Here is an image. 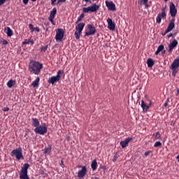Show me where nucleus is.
<instances>
[{
    "mask_svg": "<svg viewBox=\"0 0 179 179\" xmlns=\"http://www.w3.org/2000/svg\"><path fill=\"white\" fill-rule=\"evenodd\" d=\"M40 82V78L37 77L34 81L32 82L31 86L32 87H37L38 86V83Z\"/></svg>",
    "mask_w": 179,
    "mask_h": 179,
    "instance_id": "4be33fe9",
    "label": "nucleus"
},
{
    "mask_svg": "<svg viewBox=\"0 0 179 179\" xmlns=\"http://www.w3.org/2000/svg\"><path fill=\"white\" fill-rule=\"evenodd\" d=\"M164 1H165V2H167L168 0H164Z\"/></svg>",
    "mask_w": 179,
    "mask_h": 179,
    "instance_id": "6e6d98bb",
    "label": "nucleus"
},
{
    "mask_svg": "<svg viewBox=\"0 0 179 179\" xmlns=\"http://www.w3.org/2000/svg\"><path fill=\"white\" fill-rule=\"evenodd\" d=\"M84 17H85V14L83 13L80 14V15L78 17L76 23H78L79 22H80V20H82Z\"/></svg>",
    "mask_w": 179,
    "mask_h": 179,
    "instance_id": "2f4dec72",
    "label": "nucleus"
},
{
    "mask_svg": "<svg viewBox=\"0 0 179 179\" xmlns=\"http://www.w3.org/2000/svg\"><path fill=\"white\" fill-rule=\"evenodd\" d=\"M60 166H64V161L63 160L61 161Z\"/></svg>",
    "mask_w": 179,
    "mask_h": 179,
    "instance_id": "8fccbe9b",
    "label": "nucleus"
},
{
    "mask_svg": "<svg viewBox=\"0 0 179 179\" xmlns=\"http://www.w3.org/2000/svg\"><path fill=\"white\" fill-rule=\"evenodd\" d=\"M15 83H16L15 80H10L8 83H7V86L8 87L10 88L13 86H15Z\"/></svg>",
    "mask_w": 179,
    "mask_h": 179,
    "instance_id": "c85d7f7f",
    "label": "nucleus"
},
{
    "mask_svg": "<svg viewBox=\"0 0 179 179\" xmlns=\"http://www.w3.org/2000/svg\"><path fill=\"white\" fill-rule=\"evenodd\" d=\"M159 52H162V54H166V50H164V46L161 45L158 47L157 51L155 52V55H157Z\"/></svg>",
    "mask_w": 179,
    "mask_h": 179,
    "instance_id": "6ab92c4d",
    "label": "nucleus"
},
{
    "mask_svg": "<svg viewBox=\"0 0 179 179\" xmlns=\"http://www.w3.org/2000/svg\"><path fill=\"white\" fill-rule=\"evenodd\" d=\"M84 28H85V23H83V22L78 23L77 24V26L76 27V31H80V33H82Z\"/></svg>",
    "mask_w": 179,
    "mask_h": 179,
    "instance_id": "f3484780",
    "label": "nucleus"
},
{
    "mask_svg": "<svg viewBox=\"0 0 179 179\" xmlns=\"http://www.w3.org/2000/svg\"><path fill=\"white\" fill-rule=\"evenodd\" d=\"M4 31L6 34H7L8 37H12V36H13V31L9 27H6Z\"/></svg>",
    "mask_w": 179,
    "mask_h": 179,
    "instance_id": "aec40b11",
    "label": "nucleus"
},
{
    "mask_svg": "<svg viewBox=\"0 0 179 179\" xmlns=\"http://www.w3.org/2000/svg\"><path fill=\"white\" fill-rule=\"evenodd\" d=\"M106 6L108 8V10H115V4L113 1H105Z\"/></svg>",
    "mask_w": 179,
    "mask_h": 179,
    "instance_id": "4468645a",
    "label": "nucleus"
},
{
    "mask_svg": "<svg viewBox=\"0 0 179 179\" xmlns=\"http://www.w3.org/2000/svg\"><path fill=\"white\" fill-rule=\"evenodd\" d=\"M47 48H48V46H43L41 48V51H46L47 50Z\"/></svg>",
    "mask_w": 179,
    "mask_h": 179,
    "instance_id": "79ce46f5",
    "label": "nucleus"
},
{
    "mask_svg": "<svg viewBox=\"0 0 179 179\" xmlns=\"http://www.w3.org/2000/svg\"><path fill=\"white\" fill-rule=\"evenodd\" d=\"M6 1L8 0H0V6H1V5H3L5 2H6Z\"/></svg>",
    "mask_w": 179,
    "mask_h": 179,
    "instance_id": "a19ab883",
    "label": "nucleus"
},
{
    "mask_svg": "<svg viewBox=\"0 0 179 179\" xmlns=\"http://www.w3.org/2000/svg\"><path fill=\"white\" fill-rule=\"evenodd\" d=\"M35 134H39V135H45L47 134V126L43 123L41 126H38L34 129Z\"/></svg>",
    "mask_w": 179,
    "mask_h": 179,
    "instance_id": "20e7f679",
    "label": "nucleus"
},
{
    "mask_svg": "<svg viewBox=\"0 0 179 179\" xmlns=\"http://www.w3.org/2000/svg\"><path fill=\"white\" fill-rule=\"evenodd\" d=\"M33 126L37 128V127L40 126V122H38V120L37 118H33L32 119Z\"/></svg>",
    "mask_w": 179,
    "mask_h": 179,
    "instance_id": "b1692460",
    "label": "nucleus"
},
{
    "mask_svg": "<svg viewBox=\"0 0 179 179\" xmlns=\"http://www.w3.org/2000/svg\"><path fill=\"white\" fill-rule=\"evenodd\" d=\"M1 43L3 44V45H6V44H8V41H6V39H3L1 41Z\"/></svg>",
    "mask_w": 179,
    "mask_h": 179,
    "instance_id": "58836bf2",
    "label": "nucleus"
},
{
    "mask_svg": "<svg viewBox=\"0 0 179 179\" xmlns=\"http://www.w3.org/2000/svg\"><path fill=\"white\" fill-rule=\"evenodd\" d=\"M178 44V42L177 40L174 39L171 43L169 45V52H172L173 50L177 47V45Z\"/></svg>",
    "mask_w": 179,
    "mask_h": 179,
    "instance_id": "2eb2a0df",
    "label": "nucleus"
},
{
    "mask_svg": "<svg viewBox=\"0 0 179 179\" xmlns=\"http://www.w3.org/2000/svg\"><path fill=\"white\" fill-rule=\"evenodd\" d=\"M167 106H169V102H165L164 107H167Z\"/></svg>",
    "mask_w": 179,
    "mask_h": 179,
    "instance_id": "09e8293b",
    "label": "nucleus"
},
{
    "mask_svg": "<svg viewBox=\"0 0 179 179\" xmlns=\"http://www.w3.org/2000/svg\"><path fill=\"white\" fill-rule=\"evenodd\" d=\"M44 153H45V155H50V153H51V146L45 148L44 149Z\"/></svg>",
    "mask_w": 179,
    "mask_h": 179,
    "instance_id": "7c9ffc66",
    "label": "nucleus"
},
{
    "mask_svg": "<svg viewBox=\"0 0 179 179\" xmlns=\"http://www.w3.org/2000/svg\"><path fill=\"white\" fill-rule=\"evenodd\" d=\"M62 73V71H59L57 73V76H52L49 78L48 82V83H50L51 85H54L55 83H57V82H59L61 80V74Z\"/></svg>",
    "mask_w": 179,
    "mask_h": 179,
    "instance_id": "39448f33",
    "label": "nucleus"
},
{
    "mask_svg": "<svg viewBox=\"0 0 179 179\" xmlns=\"http://www.w3.org/2000/svg\"><path fill=\"white\" fill-rule=\"evenodd\" d=\"M64 34H65L64 29H57L56 30V36H55L56 41H62V40L64 38Z\"/></svg>",
    "mask_w": 179,
    "mask_h": 179,
    "instance_id": "1a4fd4ad",
    "label": "nucleus"
},
{
    "mask_svg": "<svg viewBox=\"0 0 179 179\" xmlns=\"http://www.w3.org/2000/svg\"><path fill=\"white\" fill-rule=\"evenodd\" d=\"M169 101H170V98H168V99H166V103H169Z\"/></svg>",
    "mask_w": 179,
    "mask_h": 179,
    "instance_id": "3c124183",
    "label": "nucleus"
},
{
    "mask_svg": "<svg viewBox=\"0 0 179 179\" xmlns=\"http://www.w3.org/2000/svg\"><path fill=\"white\" fill-rule=\"evenodd\" d=\"M22 44H31V45H33V44H34V41L31 38L29 39H25L23 42Z\"/></svg>",
    "mask_w": 179,
    "mask_h": 179,
    "instance_id": "5701e85b",
    "label": "nucleus"
},
{
    "mask_svg": "<svg viewBox=\"0 0 179 179\" xmlns=\"http://www.w3.org/2000/svg\"><path fill=\"white\" fill-rule=\"evenodd\" d=\"M96 179H98V178H96Z\"/></svg>",
    "mask_w": 179,
    "mask_h": 179,
    "instance_id": "13d9d810",
    "label": "nucleus"
},
{
    "mask_svg": "<svg viewBox=\"0 0 179 179\" xmlns=\"http://www.w3.org/2000/svg\"><path fill=\"white\" fill-rule=\"evenodd\" d=\"M94 1H96V0H94Z\"/></svg>",
    "mask_w": 179,
    "mask_h": 179,
    "instance_id": "4d7b16f0",
    "label": "nucleus"
},
{
    "mask_svg": "<svg viewBox=\"0 0 179 179\" xmlns=\"http://www.w3.org/2000/svg\"><path fill=\"white\" fill-rule=\"evenodd\" d=\"M55 15H57V8H54L50 11V15L49 17L55 18Z\"/></svg>",
    "mask_w": 179,
    "mask_h": 179,
    "instance_id": "a878e982",
    "label": "nucleus"
},
{
    "mask_svg": "<svg viewBox=\"0 0 179 179\" xmlns=\"http://www.w3.org/2000/svg\"><path fill=\"white\" fill-rule=\"evenodd\" d=\"M99 8L100 7L97 4L94 3L87 8H83V11L84 13H89V12H96V10H99Z\"/></svg>",
    "mask_w": 179,
    "mask_h": 179,
    "instance_id": "0eeeda50",
    "label": "nucleus"
},
{
    "mask_svg": "<svg viewBox=\"0 0 179 179\" xmlns=\"http://www.w3.org/2000/svg\"><path fill=\"white\" fill-rule=\"evenodd\" d=\"M55 2H57V0H51L52 5H54V3H55Z\"/></svg>",
    "mask_w": 179,
    "mask_h": 179,
    "instance_id": "49530a36",
    "label": "nucleus"
},
{
    "mask_svg": "<svg viewBox=\"0 0 179 179\" xmlns=\"http://www.w3.org/2000/svg\"><path fill=\"white\" fill-rule=\"evenodd\" d=\"M147 65H148V68H152V66H153V65H155V62H153V59L150 58L147 60Z\"/></svg>",
    "mask_w": 179,
    "mask_h": 179,
    "instance_id": "393cba45",
    "label": "nucleus"
},
{
    "mask_svg": "<svg viewBox=\"0 0 179 179\" xmlns=\"http://www.w3.org/2000/svg\"><path fill=\"white\" fill-rule=\"evenodd\" d=\"M30 72H33L35 75H38L43 69V64L38 62L31 61L29 65Z\"/></svg>",
    "mask_w": 179,
    "mask_h": 179,
    "instance_id": "f257e3e1",
    "label": "nucleus"
},
{
    "mask_svg": "<svg viewBox=\"0 0 179 179\" xmlns=\"http://www.w3.org/2000/svg\"><path fill=\"white\" fill-rule=\"evenodd\" d=\"M143 5H145V7L146 8H149V4L148 3H143Z\"/></svg>",
    "mask_w": 179,
    "mask_h": 179,
    "instance_id": "a18cd8bd",
    "label": "nucleus"
},
{
    "mask_svg": "<svg viewBox=\"0 0 179 179\" xmlns=\"http://www.w3.org/2000/svg\"><path fill=\"white\" fill-rule=\"evenodd\" d=\"M80 34H82V32H80L79 31H75L74 36L76 40H79V38H80Z\"/></svg>",
    "mask_w": 179,
    "mask_h": 179,
    "instance_id": "c756f323",
    "label": "nucleus"
},
{
    "mask_svg": "<svg viewBox=\"0 0 179 179\" xmlns=\"http://www.w3.org/2000/svg\"><path fill=\"white\" fill-rule=\"evenodd\" d=\"M11 156L13 157H15L17 160H21L22 159H24V157H23V152L22 148H17L13 150L11 152Z\"/></svg>",
    "mask_w": 179,
    "mask_h": 179,
    "instance_id": "7ed1b4c3",
    "label": "nucleus"
},
{
    "mask_svg": "<svg viewBox=\"0 0 179 179\" xmlns=\"http://www.w3.org/2000/svg\"><path fill=\"white\" fill-rule=\"evenodd\" d=\"M162 145V143L160 141H157L155 142L154 146L155 148H159V146H160Z\"/></svg>",
    "mask_w": 179,
    "mask_h": 179,
    "instance_id": "f704fd0d",
    "label": "nucleus"
},
{
    "mask_svg": "<svg viewBox=\"0 0 179 179\" xmlns=\"http://www.w3.org/2000/svg\"><path fill=\"white\" fill-rule=\"evenodd\" d=\"M3 111H9V108L8 107L3 108Z\"/></svg>",
    "mask_w": 179,
    "mask_h": 179,
    "instance_id": "c03bdc74",
    "label": "nucleus"
},
{
    "mask_svg": "<svg viewBox=\"0 0 179 179\" xmlns=\"http://www.w3.org/2000/svg\"><path fill=\"white\" fill-rule=\"evenodd\" d=\"M152 153V151L148 150L147 152H145V156L148 157L150 155V154Z\"/></svg>",
    "mask_w": 179,
    "mask_h": 179,
    "instance_id": "ea45409f",
    "label": "nucleus"
},
{
    "mask_svg": "<svg viewBox=\"0 0 179 179\" xmlns=\"http://www.w3.org/2000/svg\"><path fill=\"white\" fill-rule=\"evenodd\" d=\"M94 34H96V28L92 24H88L85 36H94Z\"/></svg>",
    "mask_w": 179,
    "mask_h": 179,
    "instance_id": "6e6552de",
    "label": "nucleus"
},
{
    "mask_svg": "<svg viewBox=\"0 0 179 179\" xmlns=\"http://www.w3.org/2000/svg\"><path fill=\"white\" fill-rule=\"evenodd\" d=\"M31 1H32V2H36V1H37V0H31Z\"/></svg>",
    "mask_w": 179,
    "mask_h": 179,
    "instance_id": "5fc2aeb1",
    "label": "nucleus"
},
{
    "mask_svg": "<svg viewBox=\"0 0 179 179\" xmlns=\"http://www.w3.org/2000/svg\"><path fill=\"white\" fill-rule=\"evenodd\" d=\"M86 173H87V169H86V166H83L82 169L79 170L78 172V178H83V177L86 176Z\"/></svg>",
    "mask_w": 179,
    "mask_h": 179,
    "instance_id": "f8f14e48",
    "label": "nucleus"
},
{
    "mask_svg": "<svg viewBox=\"0 0 179 179\" xmlns=\"http://www.w3.org/2000/svg\"><path fill=\"white\" fill-rule=\"evenodd\" d=\"M170 37H173V34H169L168 35V38H170Z\"/></svg>",
    "mask_w": 179,
    "mask_h": 179,
    "instance_id": "de8ad7c7",
    "label": "nucleus"
},
{
    "mask_svg": "<svg viewBox=\"0 0 179 179\" xmlns=\"http://www.w3.org/2000/svg\"><path fill=\"white\" fill-rule=\"evenodd\" d=\"M148 1L149 0H138V3H139V5H143V3H148Z\"/></svg>",
    "mask_w": 179,
    "mask_h": 179,
    "instance_id": "473e14b6",
    "label": "nucleus"
},
{
    "mask_svg": "<svg viewBox=\"0 0 179 179\" xmlns=\"http://www.w3.org/2000/svg\"><path fill=\"white\" fill-rule=\"evenodd\" d=\"M29 167H30V165L27 163L23 165L20 173V179H29V176L27 175Z\"/></svg>",
    "mask_w": 179,
    "mask_h": 179,
    "instance_id": "f03ea898",
    "label": "nucleus"
},
{
    "mask_svg": "<svg viewBox=\"0 0 179 179\" xmlns=\"http://www.w3.org/2000/svg\"><path fill=\"white\" fill-rule=\"evenodd\" d=\"M169 9L171 16L172 17H176V15H177V8H176V5H174V3H170Z\"/></svg>",
    "mask_w": 179,
    "mask_h": 179,
    "instance_id": "9b49d317",
    "label": "nucleus"
},
{
    "mask_svg": "<svg viewBox=\"0 0 179 179\" xmlns=\"http://www.w3.org/2000/svg\"><path fill=\"white\" fill-rule=\"evenodd\" d=\"M22 2L24 5H27V3H29V0H22Z\"/></svg>",
    "mask_w": 179,
    "mask_h": 179,
    "instance_id": "37998d69",
    "label": "nucleus"
},
{
    "mask_svg": "<svg viewBox=\"0 0 179 179\" xmlns=\"http://www.w3.org/2000/svg\"><path fill=\"white\" fill-rule=\"evenodd\" d=\"M153 136L155 137V139H160V133L157 132L155 134H153Z\"/></svg>",
    "mask_w": 179,
    "mask_h": 179,
    "instance_id": "72a5a7b5",
    "label": "nucleus"
},
{
    "mask_svg": "<svg viewBox=\"0 0 179 179\" xmlns=\"http://www.w3.org/2000/svg\"><path fill=\"white\" fill-rule=\"evenodd\" d=\"M174 20L171 21L166 30L165 31V33H169V31H171L174 29Z\"/></svg>",
    "mask_w": 179,
    "mask_h": 179,
    "instance_id": "a211bd4d",
    "label": "nucleus"
},
{
    "mask_svg": "<svg viewBox=\"0 0 179 179\" xmlns=\"http://www.w3.org/2000/svg\"><path fill=\"white\" fill-rule=\"evenodd\" d=\"M179 94V89L177 90V96Z\"/></svg>",
    "mask_w": 179,
    "mask_h": 179,
    "instance_id": "603ef678",
    "label": "nucleus"
},
{
    "mask_svg": "<svg viewBox=\"0 0 179 179\" xmlns=\"http://www.w3.org/2000/svg\"><path fill=\"white\" fill-rule=\"evenodd\" d=\"M179 67V58L176 59L172 64L170 66V69L172 70V74L173 76H176V73L178 72V69Z\"/></svg>",
    "mask_w": 179,
    "mask_h": 179,
    "instance_id": "423d86ee",
    "label": "nucleus"
},
{
    "mask_svg": "<svg viewBox=\"0 0 179 179\" xmlns=\"http://www.w3.org/2000/svg\"><path fill=\"white\" fill-rule=\"evenodd\" d=\"M48 20H49L50 22H51L52 24H53V25L55 24V22H54V18H52V17H49V18H48Z\"/></svg>",
    "mask_w": 179,
    "mask_h": 179,
    "instance_id": "4c0bfd02",
    "label": "nucleus"
},
{
    "mask_svg": "<svg viewBox=\"0 0 179 179\" xmlns=\"http://www.w3.org/2000/svg\"><path fill=\"white\" fill-rule=\"evenodd\" d=\"M66 0H57V5H61V3H64Z\"/></svg>",
    "mask_w": 179,
    "mask_h": 179,
    "instance_id": "e433bc0d",
    "label": "nucleus"
},
{
    "mask_svg": "<svg viewBox=\"0 0 179 179\" xmlns=\"http://www.w3.org/2000/svg\"><path fill=\"white\" fill-rule=\"evenodd\" d=\"M97 161L94 160L92 161V164H91V167L92 169V170L94 171V170H97Z\"/></svg>",
    "mask_w": 179,
    "mask_h": 179,
    "instance_id": "cd10ccee",
    "label": "nucleus"
},
{
    "mask_svg": "<svg viewBox=\"0 0 179 179\" xmlns=\"http://www.w3.org/2000/svg\"><path fill=\"white\" fill-rule=\"evenodd\" d=\"M85 2H89V0H83Z\"/></svg>",
    "mask_w": 179,
    "mask_h": 179,
    "instance_id": "864d4df0",
    "label": "nucleus"
},
{
    "mask_svg": "<svg viewBox=\"0 0 179 179\" xmlns=\"http://www.w3.org/2000/svg\"><path fill=\"white\" fill-rule=\"evenodd\" d=\"M141 106V108H143V111H144V113H146V111H148V110H149V108L150 107V105H146L145 103V101L142 100Z\"/></svg>",
    "mask_w": 179,
    "mask_h": 179,
    "instance_id": "412c9836",
    "label": "nucleus"
},
{
    "mask_svg": "<svg viewBox=\"0 0 179 179\" xmlns=\"http://www.w3.org/2000/svg\"><path fill=\"white\" fill-rule=\"evenodd\" d=\"M107 23H108V29L109 30H115V23L113 22V20L111 18H108L107 19Z\"/></svg>",
    "mask_w": 179,
    "mask_h": 179,
    "instance_id": "ddd939ff",
    "label": "nucleus"
},
{
    "mask_svg": "<svg viewBox=\"0 0 179 179\" xmlns=\"http://www.w3.org/2000/svg\"><path fill=\"white\" fill-rule=\"evenodd\" d=\"M131 141H132V138H127L126 140L121 141L120 145L122 148V149H124V148H127V146H128V144L129 143V142H131Z\"/></svg>",
    "mask_w": 179,
    "mask_h": 179,
    "instance_id": "dca6fc26",
    "label": "nucleus"
},
{
    "mask_svg": "<svg viewBox=\"0 0 179 179\" xmlns=\"http://www.w3.org/2000/svg\"><path fill=\"white\" fill-rule=\"evenodd\" d=\"M165 16H166V8H162V13L158 14V15L156 18L157 23H162V19L164 18Z\"/></svg>",
    "mask_w": 179,
    "mask_h": 179,
    "instance_id": "9d476101",
    "label": "nucleus"
},
{
    "mask_svg": "<svg viewBox=\"0 0 179 179\" xmlns=\"http://www.w3.org/2000/svg\"><path fill=\"white\" fill-rule=\"evenodd\" d=\"M117 157H118V154L115 153V155L113 156V162H117Z\"/></svg>",
    "mask_w": 179,
    "mask_h": 179,
    "instance_id": "c9c22d12",
    "label": "nucleus"
},
{
    "mask_svg": "<svg viewBox=\"0 0 179 179\" xmlns=\"http://www.w3.org/2000/svg\"><path fill=\"white\" fill-rule=\"evenodd\" d=\"M29 28L31 30V31H37L38 33L40 31V29L38 27H34L33 24H29Z\"/></svg>",
    "mask_w": 179,
    "mask_h": 179,
    "instance_id": "bb28decb",
    "label": "nucleus"
}]
</instances>
